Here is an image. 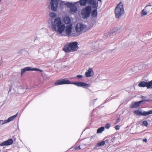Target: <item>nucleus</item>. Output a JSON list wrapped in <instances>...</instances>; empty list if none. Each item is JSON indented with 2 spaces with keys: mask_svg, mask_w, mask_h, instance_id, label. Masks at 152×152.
I'll return each instance as SVG.
<instances>
[{
  "mask_svg": "<svg viewBox=\"0 0 152 152\" xmlns=\"http://www.w3.org/2000/svg\"><path fill=\"white\" fill-rule=\"evenodd\" d=\"M52 28L54 31H58L60 34H62L65 30V33L64 35L67 36L71 34L72 28L71 25H67L65 27V24H63L61 21L60 18L58 17L55 19Z\"/></svg>",
  "mask_w": 152,
  "mask_h": 152,
  "instance_id": "obj_1",
  "label": "nucleus"
},
{
  "mask_svg": "<svg viewBox=\"0 0 152 152\" xmlns=\"http://www.w3.org/2000/svg\"><path fill=\"white\" fill-rule=\"evenodd\" d=\"M78 48L77 42H71L64 45L63 50L65 53H70L77 51Z\"/></svg>",
  "mask_w": 152,
  "mask_h": 152,
  "instance_id": "obj_2",
  "label": "nucleus"
},
{
  "mask_svg": "<svg viewBox=\"0 0 152 152\" xmlns=\"http://www.w3.org/2000/svg\"><path fill=\"white\" fill-rule=\"evenodd\" d=\"M115 15L116 18H120L124 14L123 4L120 2L116 6L115 10Z\"/></svg>",
  "mask_w": 152,
  "mask_h": 152,
  "instance_id": "obj_3",
  "label": "nucleus"
},
{
  "mask_svg": "<svg viewBox=\"0 0 152 152\" xmlns=\"http://www.w3.org/2000/svg\"><path fill=\"white\" fill-rule=\"evenodd\" d=\"M91 7L88 6L83 9L81 11V14L84 18L88 17L91 14Z\"/></svg>",
  "mask_w": 152,
  "mask_h": 152,
  "instance_id": "obj_4",
  "label": "nucleus"
},
{
  "mask_svg": "<svg viewBox=\"0 0 152 152\" xmlns=\"http://www.w3.org/2000/svg\"><path fill=\"white\" fill-rule=\"evenodd\" d=\"M80 4L81 6H86V3L92 4L94 7H96L97 6L95 1L94 0H80L79 1Z\"/></svg>",
  "mask_w": 152,
  "mask_h": 152,
  "instance_id": "obj_5",
  "label": "nucleus"
},
{
  "mask_svg": "<svg viewBox=\"0 0 152 152\" xmlns=\"http://www.w3.org/2000/svg\"><path fill=\"white\" fill-rule=\"evenodd\" d=\"M76 30L77 32L83 31L85 32L88 30L86 25L81 23H77L76 25Z\"/></svg>",
  "mask_w": 152,
  "mask_h": 152,
  "instance_id": "obj_6",
  "label": "nucleus"
},
{
  "mask_svg": "<svg viewBox=\"0 0 152 152\" xmlns=\"http://www.w3.org/2000/svg\"><path fill=\"white\" fill-rule=\"evenodd\" d=\"M140 87H146L147 88H152V80L148 82L142 81L140 82L138 85Z\"/></svg>",
  "mask_w": 152,
  "mask_h": 152,
  "instance_id": "obj_7",
  "label": "nucleus"
},
{
  "mask_svg": "<svg viewBox=\"0 0 152 152\" xmlns=\"http://www.w3.org/2000/svg\"><path fill=\"white\" fill-rule=\"evenodd\" d=\"M141 110L138 109L134 111L133 113L134 114L143 116H146L152 114V109L149 111H144L143 112H142Z\"/></svg>",
  "mask_w": 152,
  "mask_h": 152,
  "instance_id": "obj_8",
  "label": "nucleus"
},
{
  "mask_svg": "<svg viewBox=\"0 0 152 152\" xmlns=\"http://www.w3.org/2000/svg\"><path fill=\"white\" fill-rule=\"evenodd\" d=\"M70 81L68 80L60 79L57 80L54 83V85L55 86H58L65 84H70Z\"/></svg>",
  "mask_w": 152,
  "mask_h": 152,
  "instance_id": "obj_9",
  "label": "nucleus"
},
{
  "mask_svg": "<svg viewBox=\"0 0 152 152\" xmlns=\"http://www.w3.org/2000/svg\"><path fill=\"white\" fill-rule=\"evenodd\" d=\"M58 2L59 0H51V9L53 11H56Z\"/></svg>",
  "mask_w": 152,
  "mask_h": 152,
  "instance_id": "obj_10",
  "label": "nucleus"
},
{
  "mask_svg": "<svg viewBox=\"0 0 152 152\" xmlns=\"http://www.w3.org/2000/svg\"><path fill=\"white\" fill-rule=\"evenodd\" d=\"M38 71L39 72H42V70L39 69H38L36 68H31L29 67H27L25 68H23L21 70V75L22 76L23 75L26 71Z\"/></svg>",
  "mask_w": 152,
  "mask_h": 152,
  "instance_id": "obj_11",
  "label": "nucleus"
},
{
  "mask_svg": "<svg viewBox=\"0 0 152 152\" xmlns=\"http://www.w3.org/2000/svg\"><path fill=\"white\" fill-rule=\"evenodd\" d=\"M67 6L70 7V12L71 13H74L76 12L77 10V8L76 6L72 3H68L67 4Z\"/></svg>",
  "mask_w": 152,
  "mask_h": 152,
  "instance_id": "obj_12",
  "label": "nucleus"
},
{
  "mask_svg": "<svg viewBox=\"0 0 152 152\" xmlns=\"http://www.w3.org/2000/svg\"><path fill=\"white\" fill-rule=\"evenodd\" d=\"M151 100L150 99H148V100H141L138 102H134V104H133L131 106V107L132 108H135L138 107L140 106V104L142 102H143L144 101L146 102H150L151 101Z\"/></svg>",
  "mask_w": 152,
  "mask_h": 152,
  "instance_id": "obj_13",
  "label": "nucleus"
},
{
  "mask_svg": "<svg viewBox=\"0 0 152 152\" xmlns=\"http://www.w3.org/2000/svg\"><path fill=\"white\" fill-rule=\"evenodd\" d=\"M13 142V140L12 139H10L7 140L3 142L0 144V146H3L5 145H11Z\"/></svg>",
  "mask_w": 152,
  "mask_h": 152,
  "instance_id": "obj_14",
  "label": "nucleus"
},
{
  "mask_svg": "<svg viewBox=\"0 0 152 152\" xmlns=\"http://www.w3.org/2000/svg\"><path fill=\"white\" fill-rule=\"evenodd\" d=\"M73 84H75L77 86H80L83 88L87 87L89 86V84L83 82H75Z\"/></svg>",
  "mask_w": 152,
  "mask_h": 152,
  "instance_id": "obj_15",
  "label": "nucleus"
},
{
  "mask_svg": "<svg viewBox=\"0 0 152 152\" xmlns=\"http://www.w3.org/2000/svg\"><path fill=\"white\" fill-rule=\"evenodd\" d=\"M18 115V113H17L16 114L13 116H12L11 117H9L8 119L4 121L5 123L10 122L14 119H15L16 117H17Z\"/></svg>",
  "mask_w": 152,
  "mask_h": 152,
  "instance_id": "obj_16",
  "label": "nucleus"
},
{
  "mask_svg": "<svg viewBox=\"0 0 152 152\" xmlns=\"http://www.w3.org/2000/svg\"><path fill=\"white\" fill-rule=\"evenodd\" d=\"M64 22L66 24L69 23L71 22V19L69 17L66 16L64 17L63 18Z\"/></svg>",
  "mask_w": 152,
  "mask_h": 152,
  "instance_id": "obj_17",
  "label": "nucleus"
},
{
  "mask_svg": "<svg viewBox=\"0 0 152 152\" xmlns=\"http://www.w3.org/2000/svg\"><path fill=\"white\" fill-rule=\"evenodd\" d=\"M93 72L92 69V68H89L88 70L86 72L85 75L87 77H90L91 76V73Z\"/></svg>",
  "mask_w": 152,
  "mask_h": 152,
  "instance_id": "obj_18",
  "label": "nucleus"
},
{
  "mask_svg": "<svg viewBox=\"0 0 152 152\" xmlns=\"http://www.w3.org/2000/svg\"><path fill=\"white\" fill-rule=\"evenodd\" d=\"M148 6H146L144 9L142 10L141 12V15L142 16H143L144 15H146L147 14V13H149V12L147 11V7Z\"/></svg>",
  "mask_w": 152,
  "mask_h": 152,
  "instance_id": "obj_19",
  "label": "nucleus"
},
{
  "mask_svg": "<svg viewBox=\"0 0 152 152\" xmlns=\"http://www.w3.org/2000/svg\"><path fill=\"white\" fill-rule=\"evenodd\" d=\"M91 15L93 17H96L97 16V13L96 9H94L91 12Z\"/></svg>",
  "mask_w": 152,
  "mask_h": 152,
  "instance_id": "obj_20",
  "label": "nucleus"
},
{
  "mask_svg": "<svg viewBox=\"0 0 152 152\" xmlns=\"http://www.w3.org/2000/svg\"><path fill=\"white\" fill-rule=\"evenodd\" d=\"M104 128L103 126L99 128L97 130V133H101L103 131H104Z\"/></svg>",
  "mask_w": 152,
  "mask_h": 152,
  "instance_id": "obj_21",
  "label": "nucleus"
},
{
  "mask_svg": "<svg viewBox=\"0 0 152 152\" xmlns=\"http://www.w3.org/2000/svg\"><path fill=\"white\" fill-rule=\"evenodd\" d=\"M105 144V142L104 141H103L100 142L98 143L97 145L96 146L97 147L101 146H104Z\"/></svg>",
  "mask_w": 152,
  "mask_h": 152,
  "instance_id": "obj_22",
  "label": "nucleus"
},
{
  "mask_svg": "<svg viewBox=\"0 0 152 152\" xmlns=\"http://www.w3.org/2000/svg\"><path fill=\"white\" fill-rule=\"evenodd\" d=\"M49 15L51 18H54L56 17L55 13L53 12L50 13Z\"/></svg>",
  "mask_w": 152,
  "mask_h": 152,
  "instance_id": "obj_23",
  "label": "nucleus"
},
{
  "mask_svg": "<svg viewBox=\"0 0 152 152\" xmlns=\"http://www.w3.org/2000/svg\"><path fill=\"white\" fill-rule=\"evenodd\" d=\"M142 123L143 125L146 127L148 126V123L147 121H143Z\"/></svg>",
  "mask_w": 152,
  "mask_h": 152,
  "instance_id": "obj_24",
  "label": "nucleus"
},
{
  "mask_svg": "<svg viewBox=\"0 0 152 152\" xmlns=\"http://www.w3.org/2000/svg\"><path fill=\"white\" fill-rule=\"evenodd\" d=\"M110 127V125L109 123L106 124L105 128L107 129H109Z\"/></svg>",
  "mask_w": 152,
  "mask_h": 152,
  "instance_id": "obj_25",
  "label": "nucleus"
},
{
  "mask_svg": "<svg viewBox=\"0 0 152 152\" xmlns=\"http://www.w3.org/2000/svg\"><path fill=\"white\" fill-rule=\"evenodd\" d=\"M120 118H118L116 120V121H115V124H117L118 123L120 122Z\"/></svg>",
  "mask_w": 152,
  "mask_h": 152,
  "instance_id": "obj_26",
  "label": "nucleus"
},
{
  "mask_svg": "<svg viewBox=\"0 0 152 152\" xmlns=\"http://www.w3.org/2000/svg\"><path fill=\"white\" fill-rule=\"evenodd\" d=\"M75 149L76 150H78L79 149H80L81 148H80V146H76L75 147Z\"/></svg>",
  "mask_w": 152,
  "mask_h": 152,
  "instance_id": "obj_27",
  "label": "nucleus"
},
{
  "mask_svg": "<svg viewBox=\"0 0 152 152\" xmlns=\"http://www.w3.org/2000/svg\"><path fill=\"white\" fill-rule=\"evenodd\" d=\"M115 129L116 130H118L120 129V126L118 125H117L115 126Z\"/></svg>",
  "mask_w": 152,
  "mask_h": 152,
  "instance_id": "obj_28",
  "label": "nucleus"
},
{
  "mask_svg": "<svg viewBox=\"0 0 152 152\" xmlns=\"http://www.w3.org/2000/svg\"><path fill=\"white\" fill-rule=\"evenodd\" d=\"M83 77V76L81 75H78L77 76V77L78 78H81Z\"/></svg>",
  "mask_w": 152,
  "mask_h": 152,
  "instance_id": "obj_29",
  "label": "nucleus"
},
{
  "mask_svg": "<svg viewBox=\"0 0 152 152\" xmlns=\"http://www.w3.org/2000/svg\"><path fill=\"white\" fill-rule=\"evenodd\" d=\"M143 141L144 142H147V140L146 139H144L143 140Z\"/></svg>",
  "mask_w": 152,
  "mask_h": 152,
  "instance_id": "obj_30",
  "label": "nucleus"
},
{
  "mask_svg": "<svg viewBox=\"0 0 152 152\" xmlns=\"http://www.w3.org/2000/svg\"><path fill=\"white\" fill-rule=\"evenodd\" d=\"M142 98L143 99H145L146 98V97L145 96H142Z\"/></svg>",
  "mask_w": 152,
  "mask_h": 152,
  "instance_id": "obj_31",
  "label": "nucleus"
},
{
  "mask_svg": "<svg viewBox=\"0 0 152 152\" xmlns=\"http://www.w3.org/2000/svg\"><path fill=\"white\" fill-rule=\"evenodd\" d=\"M98 0L99 1H101V0Z\"/></svg>",
  "mask_w": 152,
  "mask_h": 152,
  "instance_id": "obj_32",
  "label": "nucleus"
}]
</instances>
